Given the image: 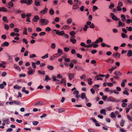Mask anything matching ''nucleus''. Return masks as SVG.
<instances>
[{
	"instance_id": "nucleus-47",
	"label": "nucleus",
	"mask_w": 132,
	"mask_h": 132,
	"mask_svg": "<svg viewBox=\"0 0 132 132\" xmlns=\"http://www.w3.org/2000/svg\"><path fill=\"white\" fill-rule=\"evenodd\" d=\"M93 12H94L95 10H97L98 9L97 7L96 6H93Z\"/></svg>"
},
{
	"instance_id": "nucleus-29",
	"label": "nucleus",
	"mask_w": 132,
	"mask_h": 132,
	"mask_svg": "<svg viewBox=\"0 0 132 132\" xmlns=\"http://www.w3.org/2000/svg\"><path fill=\"white\" fill-rule=\"evenodd\" d=\"M70 28L69 26L68 25H66L64 26L62 28L63 29H68Z\"/></svg>"
},
{
	"instance_id": "nucleus-22",
	"label": "nucleus",
	"mask_w": 132,
	"mask_h": 132,
	"mask_svg": "<svg viewBox=\"0 0 132 132\" xmlns=\"http://www.w3.org/2000/svg\"><path fill=\"white\" fill-rule=\"evenodd\" d=\"M72 21V19L70 18L68 19L67 21V23L68 24H70Z\"/></svg>"
},
{
	"instance_id": "nucleus-24",
	"label": "nucleus",
	"mask_w": 132,
	"mask_h": 132,
	"mask_svg": "<svg viewBox=\"0 0 132 132\" xmlns=\"http://www.w3.org/2000/svg\"><path fill=\"white\" fill-rule=\"evenodd\" d=\"M65 111V110L64 108H62L59 109L58 112L59 113H61L62 112H63Z\"/></svg>"
},
{
	"instance_id": "nucleus-62",
	"label": "nucleus",
	"mask_w": 132,
	"mask_h": 132,
	"mask_svg": "<svg viewBox=\"0 0 132 132\" xmlns=\"http://www.w3.org/2000/svg\"><path fill=\"white\" fill-rule=\"evenodd\" d=\"M132 22V20L131 19H127L126 21V22L128 24L129 23H130Z\"/></svg>"
},
{
	"instance_id": "nucleus-15",
	"label": "nucleus",
	"mask_w": 132,
	"mask_h": 132,
	"mask_svg": "<svg viewBox=\"0 0 132 132\" xmlns=\"http://www.w3.org/2000/svg\"><path fill=\"white\" fill-rule=\"evenodd\" d=\"M6 64V63L4 62H2L1 64H0V67L3 68H5V66L4 65Z\"/></svg>"
},
{
	"instance_id": "nucleus-30",
	"label": "nucleus",
	"mask_w": 132,
	"mask_h": 132,
	"mask_svg": "<svg viewBox=\"0 0 132 132\" xmlns=\"http://www.w3.org/2000/svg\"><path fill=\"white\" fill-rule=\"evenodd\" d=\"M64 83L65 84L66 83V80L65 78H63L61 80V82L59 83Z\"/></svg>"
},
{
	"instance_id": "nucleus-21",
	"label": "nucleus",
	"mask_w": 132,
	"mask_h": 132,
	"mask_svg": "<svg viewBox=\"0 0 132 132\" xmlns=\"http://www.w3.org/2000/svg\"><path fill=\"white\" fill-rule=\"evenodd\" d=\"M98 46V44H95L94 43H93L92 44H91V47L92 46H93V47L94 48H97Z\"/></svg>"
},
{
	"instance_id": "nucleus-14",
	"label": "nucleus",
	"mask_w": 132,
	"mask_h": 132,
	"mask_svg": "<svg viewBox=\"0 0 132 132\" xmlns=\"http://www.w3.org/2000/svg\"><path fill=\"white\" fill-rule=\"evenodd\" d=\"M121 20L122 21L124 22L126 21V19L125 15L124 14H122L121 16Z\"/></svg>"
},
{
	"instance_id": "nucleus-39",
	"label": "nucleus",
	"mask_w": 132,
	"mask_h": 132,
	"mask_svg": "<svg viewBox=\"0 0 132 132\" xmlns=\"http://www.w3.org/2000/svg\"><path fill=\"white\" fill-rule=\"evenodd\" d=\"M124 123L125 121L123 120H122L120 123V126L121 127H123L124 126Z\"/></svg>"
},
{
	"instance_id": "nucleus-36",
	"label": "nucleus",
	"mask_w": 132,
	"mask_h": 132,
	"mask_svg": "<svg viewBox=\"0 0 132 132\" xmlns=\"http://www.w3.org/2000/svg\"><path fill=\"white\" fill-rule=\"evenodd\" d=\"M28 2H27V4L28 5L31 4L33 2L32 0H28Z\"/></svg>"
},
{
	"instance_id": "nucleus-51",
	"label": "nucleus",
	"mask_w": 132,
	"mask_h": 132,
	"mask_svg": "<svg viewBox=\"0 0 132 132\" xmlns=\"http://www.w3.org/2000/svg\"><path fill=\"white\" fill-rule=\"evenodd\" d=\"M111 117L112 118H114L115 117V114L113 112H112L111 114Z\"/></svg>"
},
{
	"instance_id": "nucleus-48",
	"label": "nucleus",
	"mask_w": 132,
	"mask_h": 132,
	"mask_svg": "<svg viewBox=\"0 0 132 132\" xmlns=\"http://www.w3.org/2000/svg\"><path fill=\"white\" fill-rule=\"evenodd\" d=\"M91 64H94V66L96 65V61L95 60H91Z\"/></svg>"
},
{
	"instance_id": "nucleus-43",
	"label": "nucleus",
	"mask_w": 132,
	"mask_h": 132,
	"mask_svg": "<svg viewBox=\"0 0 132 132\" xmlns=\"http://www.w3.org/2000/svg\"><path fill=\"white\" fill-rule=\"evenodd\" d=\"M114 7V4L112 3H111V4L109 6V8L112 9Z\"/></svg>"
},
{
	"instance_id": "nucleus-3",
	"label": "nucleus",
	"mask_w": 132,
	"mask_h": 132,
	"mask_svg": "<svg viewBox=\"0 0 132 132\" xmlns=\"http://www.w3.org/2000/svg\"><path fill=\"white\" fill-rule=\"evenodd\" d=\"M113 56L115 58L117 57L119 59L120 57V54L117 52H116L113 54Z\"/></svg>"
},
{
	"instance_id": "nucleus-53",
	"label": "nucleus",
	"mask_w": 132,
	"mask_h": 132,
	"mask_svg": "<svg viewBox=\"0 0 132 132\" xmlns=\"http://www.w3.org/2000/svg\"><path fill=\"white\" fill-rule=\"evenodd\" d=\"M46 34V33L44 32H42L39 33V35L41 36L45 35Z\"/></svg>"
},
{
	"instance_id": "nucleus-12",
	"label": "nucleus",
	"mask_w": 132,
	"mask_h": 132,
	"mask_svg": "<svg viewBox=\"0 0 132 132\" xmlns=\"http://www.w3.org/2000/svg\"><path fill=\"white\" fill-rule=\"evenodd\" d=\"M106 110L104 109H103L101 110L100 111V113L101 114H103L104 115H105L106 114Z\"/></svg>"
},
{
	"instance_id": "nucleus-7",
	"label": "nucleus",
	"mask_w": 132,
	"mask_h": 132,
	"mask_svg": "<svg viewBox=\"0 0 132 132\" xmlns=\"http://www.w3.org/2000/svg\"><path fill=\"white\" fill-rule=\"evenodd\" d=\"M48 11V9L45 7L43 10L41 11L40 12V13L42 14H45L47 13Z\"/></svg>"
},
{
	"instance_id": "nucleus-54",
	"label": "nucleus",
	"mask_w": 132,
	"mask_h": 132,
	"mask_svg": "<svg viewBox=\"0 0 132 132\" xmlns=\"http://www.w3.org/2000/svg\"><path fill=\"white\" fill-rule=\"evenodd\" d=\"M43 104V103L42 102H38L36 103L34 105L35 106L37 105L42 104Z\"/></svg>"
},
{
	"instance_id": "nucleus-8",
	"label": "nucleus",
	"mask_w": 132,
	"mask_h": 132,
	"mask_svg": "<svg viewBox=\"0 0 132 132\" xmlns=\"http://www.w3.org/2000/svg\"><path fill=\"white\" fill-rule=\"evenodd\" d=\"M103 40L102 38L101 37H99L98 39H97L94 42L95 44H97L99 42H103Z\"/></svg>"
},
{
	"instance_id": "nucleus-58",
	"label": "nucleus",
	"mask_w": 132,
	"mask_h": 132,
	"mask_svg": "<svg viewBox=\"0 0 132 132\" xmlns=\"http://www.w3.org/2000/svg\"><path fill=\"white\" fill-rule=\"evenodd\" d=\"M51 29L49 27H46L45 29V31H46L48 32L51 30Z\"/></svg>"
},
{
	"instance_id": "nucleus-13",
	"label": "nucleus",
	"mask_w": 132,
	"mask_h": 132,
	"mask_svg": "<svg viewBox=\"0 0 132 132\" xmlns=\"http://www.w3.org/2000/svg\"><path fill=\"white\" fill-rule=\"evenodd\" d=\"M9 45V43L7 42H5L1 44V46L2 47H4V46L7 47Z\"/></svg>"
},
{
	"instance_id": "nucleus-41",
	"label": "nucleus",
	"mask_w": 132,
	"mask_h": 132,
	"mask_svg": "<svg viewBox=\"0 0 132 132\" xmlns=\"http://www.w3.org/2000/svg\"><path fill=\"white\" fill-rule=\"evenodd\" d=\"M36 31L38 32L41 31L42 30V29L39 27H37L36 29Z\"/></svg>"
},
{
	"instance_id": "nucleus-61",
	"label": "nucleus",
	"mask_w": 132,
	"mask_h": 132,
	"mask_svg": "<svg viewBox=\"0 0 132 132\" xmlns=\"http://www.w3.org/2000/svg\"><path fill=\"white\" fill-rule=\"evenodd\" d=\"M20 2L22 3H27V1L26 0H21Z\"/></svg>"
},
{
	"instance_id": "nucleus-20",
	"label": "nucleus",
	"mask_w": 132,
	"mask_h": 132,
	"mask_svg": "<svg viewBox=\"0 0 132 132\" xmlns=\"http://www.w3.org/2000/svg\"><path fill=\"white\" fill-rule=\"evenodd\" d=\"M2 20L6 23H7L9 22L8 20H7V17L5 16L3 17Z\"/></svg>"
},
{
	"instance_id": "nucleus-52",
	"label": "nucleus",
	"mask_w": 132,
	"mask_h": 132,
	"mask_svg": "<svg viewBox=\"0 0 132 132\" xmlns=\"http://www.w3.org/2000/svg\"><path fill=\"white\" fill-rule=\"evenodd\" d=\"M121 35L122 37L123 38H127V36L126 35L123 33H121Z\"/></svg>"
},
{
	"instance_id": "nucleus-56",
	"label": "nucleus",
	"mask_w": 132,
	"mask_h": 132,
	"mask_svg": "<svg viewBox=\"0 0 132 132\" xmlns=\"http://www.w3.org/2000/svg\"><path fill=\"white\" fill-rule=\"evenodd\" d=\"M123 94L125 95H129V93L126 90L123 91Z\"/></svg>"
},
{
	"instance_id": "nucleus-38",
	"label": "nucleus",
	"mask_w": 132,
	"mask_h": 132,
	"mask_svg": "<svg viewBox=\"0 0 132 132\" xmlns=\"http://www.w3.org/2000/svg\"><path fill=\"white\" fill-rule=\"evenodd\" d=\"M70 41L73 44H75L76 42V40L75 39H70Z\"/></svg>"
},
{
	"instance_id": "nucleus-37",
	"label": "nucleus",
	"mask_w": 132,
	"mask_h": 132,
	"mask_svg": "<svg viewBox=\"0 0 132 132\" xmlns=\"http://www.w3.org/2000/svg\"><path fill=\"white\" fill-rule=\"evenodd\" d=\"M51 79H50L48 75L45 76V81H46L47 82L48 81V80H50Z\"/></svg>"
},
{
	"instance_id": "nucleus-49",
	"label": "nucleus",
	"mask_w": 132,
	"mask_h": 132,
	"mask_svg": "<svg viewBox=\"0 0 132 132\" xmlns=\"http://www.w3.org/2000/svg\"><path fill=\"white\" fill-rule=\"evenodd\" d=\"M70 34L71 36L74 35L76 34V32L74 31H71L70 32Z\"/></svg>"
},
{
	"instance_id": "nucleus-10",
	"label": "nucleus",
	"mask_w": 132,
	"mask_h": 132,
	"mask_svg": "<svg viewBox=\"0 0 132 132\" xmlns=\"http://www.w3.org/2000/svg\"><path fill=\"white\" fill-rule=\"evenodd\" d=\"M69 78L70 80H72L74 78V74L69 73L68 74Z\"/></svg>"
},
{
	"instance_id": "nucleus-34",
	"label": "nucleus",
	"mask_w": 132,
	"mask_h": 132,
	"mask_svg": "<svg viewBox=\"0 0 132 132\" xmlns=\"http://www.w3.org/2000/svg\"><path fill=\"white\" fill-rule=\"evenodd\" d=\"M48 57V54L46 53L45 55L42 57V58L43 59H44L45 58H47Z\"/></svg>"
},
{
	"instance_id": "nucleus-64",
	"label": "nucleus",
	"mask_w": 132,
	"mask_h": 132,
	"mask_svg": "<svg viewBox=\"0 0 132 132\" xmlns=\"http://www.w3.org/2000/svg\"><path fill=\"white\" fill-rule=\"evenodd\" d=\"M77 57L81 59L82 58V55L79 53H77Z\"/></svg>"
},
{
	"instance_id": "nucleus-46",
	"label": "nucleus",
	"mask_w": 132,
	"mask_h": 132,
	"mask_svg": "<svg viewBox=\"0 0 132 132\" xmlns=\"http://www.w3.org/2000/svg\"><path fill=\"white\" fill-rule=\"evenodd\" d=\"M39 122L37 121H35L32 122V124L34 126H36L38 123Z\"/></svg>"
},
{
	"instance_id": "nucleus-6",
	"label": "nucleus",
	"mask_w": 132,
	"mask_h": 132,
	"mask_svg": "<svg viewBox=\"0 0 132 132\" xmlns=\"http://www.w3.org/2000/svg\"><path fill=\"white\" fill-rule=\"evenodd\" d=\"M111 16H112V19L114 20L117 21V20H120L119 19H118L114 15V14L112 13H111L110 14Z\"/></svg>"
},
{
	"instance_id": "nucleus-45",
	"label": "nucleus",
	"mask_w": 132,
	"mask_h": 132,
	"mask_svg": "<svg viewBox=\"0 0 132 132\" xmlns=\"http://www.w3.org/2000/svg\"><path fill=\"white\" fill-rule=\"evenodd\" d=\"M33 71H35L34 70H29L28 72V73L29 75H31L33 73Z\"/></svg>"
},
{
	"instance_id": "nucleus-31",
	"label": "nucleus",
	"mask_w": 132,
	"mask_h": 132,
	"mask_svg": "<svg viewBox=\"0 0 132 132\" xmlns=\"http://www.w3.org/2000/svg\"><path fill=\"white\" fill-rule=\"evenodd\" d=\"M54 31L56 32V34L59 35H60V31L59 30H57L56 29H54L52 31L53 32H54Z\"/></svg>"
},
{
	"instance_id": "nucleus-1",
	"label": "nucleus",
	"mask_w": 132,
	"mask_h": 132,
	"mask_svg": "<svg viewBox=\"0 0 132 132\" xmlns=\"http://www.w3.org/2000/svg\"><path fill=\"white\" fill-rule=\"evenodd\" d=\"M42 25H46L48 23L49 21L47 19H42L40 21Z\"/></svg>"
},
{
	"instance_id": "nucleus-9",
	"label": "nucleus",
	"mask_w": 132,
	"mask_h": 132,
	"mask_svg": "<svg viewBox=\"0 0 132 132\" xmlns=\"http://www.w3.org/2000/svg\"><path fill=\"white\" fill-rule=\"evenodd\" d=\"M75 69L79 71H83L84 69L81 67L77 65L75 66Z\"/></svg>"
},
{
	"instance_id": "nucleus-59",
	"label": "nucleus",
	"mask_w": 132,
	"mask_h": 132,
	"mask_svg": "<svg viewBox=\"0 0 132 132\" xmlns=\"http://www.w3.org/2000/svg\"><path fill=\"white\" fill-rule=\"evenodd\" d=\"M126 28L129 31H132V27H127Z\"/></svg>"
},
{
	"instance_id": "nucleus-32",
	"label": "nucleus",
	"mask_w": 132,
	"mask_h": 132,
	"mask_svg": "<svg viewBox=\"0 0 132 132\" xmlns=\"http://www.w3.org/2000/svg\"><path fill=\"white\" fill-rule=\"evenodd\" d=\"M1 11L4 12H6L7 11V9L4 7H1Z\"/></svg>"
},
{
	"instance_id": "nucleus-27",
	"label": "nucleus",
	"mask_w": 132,
	"mask_h": 132,
	"mask_svg": "<svg viewBox=\"0 0 132 132\" xmlns=\"http://www.w3.org/2000/svg\"><path fill=\"white\" fill-rule=\"evenodd\" d=\"M38 72L41 75H44L45 74V72L44 71H41L40 70H38Z\"/></svg>"
},
{
	"instance_id": "nucleus-23",
	"label": "nucleus",
	"mask_w": 132,
	"mask_h": 132,
	"mask_svg": "<svg viewBox=\"0 0 132 132\" xmlns=\"http://www.w3.org/2000/svg\"><path fill=\"white\" fill-rule=\"evenodd\" d=\"M13 87L14 89L18 90L20 89L21 88V87L17 85L14 86Z\"/></svg>"
},
{
	"instance_id": "nucleus-42",
	"label": "nucleus",
	"mask_w": 132,
	"mask_h": 132,
	"mask_svg": "<svg viewBox=\"0 0 132 132\" xmlns=\"http://www.w3.org/2000/svg\"><path fill=\"white\" fill-rule=\"evenodd\" d=\"M4 28L6 30H8L9 28V26L8 25L5 24L4 25Z\"/></svg>"
},
{
	"instance_id": "nucleus-35",
	"label": "nucleus",
	"mask_w": 132,
	"mask_h": 132,
	"mask_svg": "<svg viewBox=\"0 0 132 132\" xmlns=\"http://www.w3.org/2000/svg\"><path fill=\"white\" fill-rule=\"evenodd\" d=\"M51 47L52 48L54 49L56 47V45L54 43H52L51 45Z\"/></svg>"
},
{
	"instance_id": "nucleus-11",
	"label": "nucleus",
	"mask_w": 132,
	"mask_h": 132,
	"mask_svg": "<svg viewBox=\"0 0 132 132\" xmlns=\"http://www.w3.org/2000/svg\"><path fill=\"white\" fill-rule=\"evenodd\" d=\"M6 82L5 81H3L2 84H0V88L3 89L4 88V86H6Z\"/></svg>"
},
{
	"instance_id": "nucleus-33",
	"label": "nucleus",
	"mask_w": 132,
	"mask_h": 132,
	"mask_svg": "<svg viewBox=\"0 0 132 132\" xmlns=\"http://www.w3.org/2000/svg\"><path fill=\"white\" fill-rule=\"evenodd\" d=\"M79 8L78 5L76 4L74 5L73 6V9L74 10H76Z\"/></svg>"
},
{
	"instance_id": "nucleus-60",
	"label": "nucleus",
	"mask_w": 132,
	"mask_h": 132,
	"mask_svg": "<svg viewBox=\"0 0 132 132\" xmlns=\"http://www.w3.org/2000/svg\"><path fill=\"white\" fill-rule=\"evenodd\" d=\"M32 66L34 68H36V66L35 64V63L34 62H32L31 63Z\"/></svg>"
},
{
	"instance_id": "nucleus-26",
	"label": "nucleus",
	"mask_w": 132,
	"mask_h": 132,
	"mask_svg": "<svg viewBox=\"0 0 132 132\" xmlns=\"http://www.w3.org/2000/svg\"><path fill=\"white\" fill-rule=\"evenodd\" d=\"M114 74L116 76L121 75H122V73L119 71H115L114 72Z\"/></svg>"
},
{
	"instance_id": "nucleus-17",
	"label": "nucleus",
	"mask_w": 132,
	"mask_h": 132,
	"mask_svg": "<svg viewBox=\"0 0 132 132\" xmlns=\"http://www.w3.org/2000/svg\"><path fill=\"white\" fill-rule=\"evenodd\" d=\"M47 67L48 69L51 70H53L54 69V67L51 65H48Z\"/></svg>"
},
{
	"instance_id": "nucleus-28",
	"label": "nucleus",
	"mask_w": 132,
	"mask_h": 132,
	"mask_svg": "<svg viewBox=\"0 0 132 132\" xmlns=\"http://www.w3.org/2000/svg\"><path fill=\"white\" fill-rule=\"evenodd\" d=\"M13 103H14L16 105H19L20 104V102L17 101L13 100Z\"/></svg>"
},
{
	"instance_id": "nucleus-55",
	"label": "nucleus",
	"mask_w": 132,
	"mask_h": 132,
	"mask_svg": "<svg viewBox=\"0 0 132 132\" xmlns=\"http://www.w3.org/2000/svg\"><path fill=\"white\" fill-rule=\"evenodd\" d=\"M105 109L106 110L108 111H110L112 109V108L111 106H109V107H106L105 108Z\"/></svg>"
},
{
	"instance_id": "nucleus-16",
	"label": "nucleus",
	"mask_w": 132,
	"mask_h": 132,
	"mask_svg": "<svg viewBox=\"0 0 132 132\" xmlns=\"http://www.w3.org/2000/svg\"><path fill=\"white\" fill-rule=\"evenodd\" d=\"M127 56L128 57L132 56V51L131 50H130L128 51Z\"/></svg>"
},
{
	"instance_id": "nucleus-25",
	"label": "nucleus",
	"mask_w": 132,
	"mask_h": 132,
	"mask_svg": "<svg viewBox=\"0 0 132 132\" xmlns=\"http://www.w3.org/2000/svg\"><path fill=\"white\" fill-rule=\"evenodd\" d=\"M74 3L76 5H79L81 4V2H80L79 0L74 1Z\"/></svg>"
},
{
	"instance_id": "nucleus-40",
	"label": "nucleus",
	"mask_w": 132,
	"mask_h": 132,
	"mask_svg": "<svg viewBox=\"0 0 132 132\" xmlns=\"http://www.w3.org/2000/svg\"><path fill=\"white\" fill-rule=\"evenodd\" d=\"M27 29L26 28H24V29L23 31V34L27 35Z\"/></svg>"
},
{
	"instance_id": "nucleus-5",
	"label": "nucleus",
	"mask_w": 132,
	"mask_h": 132,
	"mask_svg": "<svg viewBox=\"0 0 132 132\" xmlns=\"http://www.w3.org/2000/svg\"><path fill=\"white\" fill-rule=\"evenodd\" d=\"M91 120L95 123V125L96 126L99 127L100 126V124L98 123V121L95 119L93 118H91Z\"/></svg>"
},
{
	"instance_id": "nucleus-57",
	"label": "nucleus",
	"mask_w": 132,
	"mask_h": 132,
	"mask_svg": "<svg viewBox=\"0 0 132 132\" xmlns=\"http://www.w3.org/2000/svg\"><path fill=\"white\" fill-rule=\"evenodd\" d=\"M49 13L51 15H53L54 14V12L53 10L51 9L49 11Z\"/></svg>"
},
{
	"instance_id": "nucleus-4",
	"label": "nucleus",
	"mask_w": 132,
	"mask_h": 132,
	"mask_svg": "<svg viewBox=\"0 0 132 132\" xmlns=\"http://www.w3.org/2000/svg\"><path fill=\"white\" fill-rule=\"evenodd\" d=\"M41 1V0H35L34 3L35 5L37 6H39L40 5V2Z\"/></svg>"
},
{
	"instance_id": "nucleus-44",
	"label": "nucleus",
	"mask_w": 132,
	"mask_h": 132,
	"mask_svg": "<svg viewBox=\"0 0 132 132\" xmlns=\"http://www.w3.org/2000/svg\"><path fill=\"white\" fill-rule=\"evenodd\" d=\"M22 42H24L25 44H27L28 43V42L26 39L25 38H23L22 39Z\"/></svg>"
},
{
	"instance_id": "nucleus-63",
	"label": "nucleus",
	"mask_w": 132,
	"mask_h": 132,
	"mask_svg": "<svg viewBox=\"0 0 132 132\" xmlns=\"http://www.w3.org/2000/svg\"><path fill=\"white\" fill-rule=\"evenodd\" d=\"M122 102V103L121 105L122 106L125 107L127 106V104L126 103H125L123 102Z\"/></svg>"
},
{
	"instance_id": "nucleus-19",
	"label": "nucleus",
	"mask_w": 132,
	"mask_h": 132,
	"mask_svg": "<svg viewBox=\"0 0 132 132\" xmlns=\"http://www.w3.org/2000/svg\"><path fill=\"white\" fill-rule=\"evenodd\" d=\"M14 68L15 69H17L19 71H21V69L18 66V65L16 64H14Z\"/></svg>"
},
{
	"instance_id": "nucleus-18",
	"label": "nucleus",
	"mask_w": 132,
	"mask_h": 132,
	"mask_svg": "<svg viewBox=\"0 0 132 132\" xmlns=\"http://www.w3.org/2000/svg\"><path fill=\"white\" fill-rule=\"evenodd\" d=\"M81 97L82 99H84L86 97L85 93H82L81 94Z\"/></svg>"
},
{
	"instance_id": "nucleus-50",
	"label": "nucleus",
	"mask_w": 132,
	"mask_h": 132,
	"mask_svg": "<svg viewBox=\"0 0 132 132\" xmlns=\"http://www.w3.org/2000/svg\"><path fill=\"white\" fill-rule=\"evenodd\" d=\"M8 4L9 6L13 7V3H12V2L10 1L8 3Z\"/></svg>"
},
{
	"instance_id": "nucleus-2",
	"label": "nucleus",
	"mask_w": 132,
	"mask_h": 132,
	"mask_svg": "<svg viewBox=\"0 0 132 132\" xmlns=\"http://www.w3.org/2000/svg\"><path fill=\"white\" fill-rule=\"evenodd\" d=\"M107 100L109 101H111L112 102H119L118 100H117V99L112 97H109L108 98Z\"/></svg>"
}]
</instances>
